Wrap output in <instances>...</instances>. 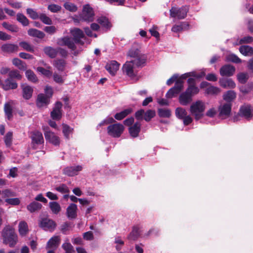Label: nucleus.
<instances>
[{"mask_svg": "<svg viewBox=\"0 0 253 253\" xmlns=\"http://www.w3.org/2000/svg\"><path fill=\"white\" fill-rule=\"evenodd\" d=\"M57 43L60 46H66L72 50H75L77 48L74 40L68 36H65L58 39Z\"/></svg>", "mask_w": 253, "mask_h": 253, "instance_id": "obj_12", "label": "nucleus"}, {"mask_svg": "<svg viewBox=\"0 0 253 253\" xmlns=\"http://www.w3.org/2000/svg\"><path fill=\"white\" fill-rule=\"evenodd\" d=\"M43 31L49 35H53L56 33L57 28L54 26H45Z\"/></svg>", "mask_w": 253, "mask_h": 253, "instance_id": "obj_64", "label": "nucleus"}, {"mask_svg": "<svg viewBox=\"0 0 253 253\" xmlns=\"http://www.w3.org/2000/svg\"><path fill=\"white\" fill-rule=\"evenodd\" d=\"M135 66L131 61H127L123 65V71L127 76L130 78H134L137 75V72L135 71Z\"/></svg>", "mask_w": 253, "mask_h": 253, "instance_id": "obj_15", "label": "nucleus"}, {"mask_svg": "<svg viewBox=\"0 0 253 253\" xmlns=\"http://www.w3.org/2000/svg\"><path fill=\"white\" fill-rule=\"evenodd\" d=\"M187 82L188 87L185 91L179 95L178 98L179 103L183 106L189 104L193 100V97L199 92V89L196 86V81L195 79L189 78Z\"/></svg>", "mask_w": 253, "mask_h": 253, "instance_id": "obj_1", "label": "nucleus"}, {"mask_svg": "<svg viewBox=\"0 0 253 253\" xmlns=\"http://www.w3.org/2000/svg\"><path fill=\"white\" fill-rule=\"evenodd\" d=\"M19 45L27 51L32 52L34 51L33 46L26 42H20L19 43Z\"/></svg>", "mask_w": 253, "mask_h": 253, "instance_id": "obj_59", "label": "nucleus"}, {"mask_svg": "<svg viewBox=\"0 0 253 253\" xmlns=\"http://www.w3.org/2000/svg\"><path fill=\"white\" fill-rule=\"evenodd\" d=\"M140 235L139 228L137 226H133L131 232L128 235V240L135 241L137 239Z\"/></svg>", "mask_w": 253, "mask_h": 253, "instance_id": "obj_39", "label": "nucleus"}, {"mask_svg": "<svg viewBox=\"0 0 253 253\" xmlns=\"http://www.w3.org/2000/svg\"><path fill=\"white\" fill-rule=\"evenodd\" d=\"M8 78L12 80L20 81L22 78V76L20 72L16 70H12L9 72L8 75Z\"/></svg>", "mask_w": 253, "mask_h": 253, "instance_id": "obj_36", "label": "nucleus"}, {"mask_svg": "<svg viewBox=\"0 0 253 253\" xmlns=\"http://www.w3.org/2000/svg\"><path fill=\"white\" fill-rule=\"evenodd\" d=\"M205 109V104L201 100L193 103L190 107V113L194 116L196 120H199L204 116Z\"/></svg>", "mask_w": 253, "mask_h": 253, "instance_id": "obj_3", "label": "nucleus"}, {"mask_svg": "<svg viewBox=\"0 0 253 253\" xmlns=\"http://www.w3.org/2000/svg\"><path fill=\"white\" fill-rule=\"evenodd\" d=\"M232 104L231 103L221 104L218 108L219 117L221 119H225L229 117L231 112Z\"/></svg>", "mask_w": 253, "mask_h": 253, "instance_id": "obj_11", "label": "nucleus"}, {"mask_svg": "<svg viewBox=\"0 0 253 253\" xmlns=\"http://www.w3.org/2000/svg\"><path fill=\"white\" fill-rule=\"evenodd\" d=\"M4 111L7 119L9 121L11 120L13 118V110L12 107L9 103H6L5 104L4 106Z\"/></svg>", "mask_w": 253, "mask_h": 253, "instance_id": "obj_41", "label": "nucleus"}, {"mask_svg": "<svg viewBox=\"0 0 253 253\" xmlns=\"http://www.w3.org/2000/svg\"><path fill=\"white\" fill-rule=\"evenodd\" d=\"M2 25L4 28L11 32H17L19 31V28L16 25L10 24L6 22H3Z\"/></svg>", "mask_w": 253, "mask_h": 253, "instance_id": "obj_49", "label": "nucleus"}, {"mask_svg": "<svg viewBox=\"0 0 253 253\" xmlns=\"http://www.w3.org/2000/svg\"><path fill=\"white\" fill-rule=\"evenodd\" d=\"M240 52L245 56L253 55V48L249 45H242L239 48Z\"/></svg>", "mask_w": 253, "mask_h": 253, "instance_id": "obj_37", "label": "nucleus"}, {"mask_svg": "<svg viewBox=\"0 0 253 253\" xmlns=\"http://www.w3.org/2000/svg\"><path fill=\"white\" fill-rule=\"evenodd\" d=\"M39 227L45 231L53 232L56 228L57 224L52 219L47 217H42L39 220Z\"/></svg>", "mask_w": 253, "mask_h": 253, "instance_id": "obj_7", "label": "nucleus"}, {"mask_svg": "<svg viewBox=\"0 0 253 253\" xmlns=\"http://www.w3.org/2000/svg\"><path fill=\"white\" fill-rule=\"evenodd\" d=\"M82 169V166L78 165L65 167L63 169L62 171L63 174L72 177L78 175Z\"/></svg>", "mask_w": 253, "mask_h": 253, "instance_id": "obj_13", "label": "nucleus"}, {"mask_svg": "<svg viewBox=\"0 0 253 253\" xmlns=\"http://www.w3.org/2000/svg\"><path fill=\"white\" fill-rule=\"evenodd\" d=\"M45 139L54 145L58 146L60 144L59 138L51 131H45L44 133Z\"/></svg>", "mask_w": 253, "mask_h": 253, "instance_id": "obj_22", "label": "nucleus"}, {"mask_svg": "<svg viewBox=\"0 0 253 253\" xmlns=\"http://www.w3.org/2000/svg\"><path fill=\"white\" fill-rule=\"evenodd\" d=\"M12 132L9 131L4 137V142L7 147H10L12 144Z\"/></svg>", "mask_w": 253, "mask_h": 253, "instance_id": "obj_63", "label": "nucleus"}, {"mask_svg": "<svg viewBox=\"0 0 253 253\" xmlns=\"http://www.w3.org/2000/svg\"><path fill=\"white\" fill-rule=\"evenodd\" d=\"M1 235L3 242L11 248L14 247L18 242V236L14 229L10 227H5L2 230Z\"/></svg>", "mask_w": 253, "mask_h": 253, "instance_id": "obj_2", "label": "nucleus"}, {"mask_svg": "<svg viewBox=\"0 0 253 253\" xmlns=\"http://www.w3.org/2000/svg\"><path fill=\"white\" fill-rule=\"evenodd\" d=\"M187 115L186 110L181 107H178L175 110V116L177 118L182 120Z\"/></svg>", "mask_w": 253, "mask_h": 253, "instance_id": "obj_48", "label": "nucleus"}, {"mask_svg": "<svg viewBox=\"0 0 253 253\" xmlns=\"http://www.w3.org/2000/svg\"><path fill=\"white\" fill-rule=\"evenodd\" d=\"M60 243V238L59 236H54L52 237L47 243L46 248H57Z\"/></svg>", "mask_w": 253, "mask_h": 253, "instance_id": "obj_32", "label": "nucleus"}, {"mask_svg": "<svg viewBox=\"0 0 253 253\" xmlns=\"http://www.w3.org/2000/svg\"><path fill=\"white\" fill-rule=\"evenodd\" d=\"M238 116L250 120L253 117L252 107L249 104H244L240 108Z\"/></svg>", "mask_w": 253, "mask_h": 253, "instance_id": "obj_10", "label": "nucleus"}, {"mask_svg": "<svg viewBox=\"0 0 253 253\" xmlns=\"http://www.w3.org/2000/svg\"><path fill=\"white\" fill-rule=\"evenodd\" d=\"M236 97V93L233 90H228L223 95V99L226 103H231Z\"/></svg>", "mask_w": 253, "mask_h": 253, "instance_id": "obj_38", "label": "nucleus"}, {"mask_svg": "<svg viewBox=\"0 0 253 253\" xmlns=\"http://www.w3.org/2000/svg\"><path fill=\"white\" fill-rule=\"evenodd\" d=\"M73 129L71 128L69 126L66 124H63V129L62 132L64 136L67 139H69L70 134L73 132Z\"/></svg>", "mask_w": 253, "mask_h": 253, "instance_id": "obj_52", "label": "nucleus"}, {"mask_svg": "<svg viewBox=\"0 0 253 253\" xmlns=\"http://www.w3.org/2000/svg\"><path fill=\"white\" fill-rule=\"evenodd\" d=\"M221 92V89L216 86H212L207 83V94L211 95H217Z\"/></svg>", "mask_w": 253, "mask_h": 253, "instance_id": "obj_34", "label": "nucleus"}, {"mask_svg": "<svg viewBox=\"0 0 253 253\" xmlns=\"http://www.w3.org/2000/svg\"><path fill=\"white\" fill-rule=\"evenodd\" d=\"M183 88V81L181 79H178L174 86L170 88L166 93V97L168 98H172L179 94Z\"/></svg>", "mask_w": 253, "mask_h": 253, "instance_id": "obj_9", "label": "nucleus"}, {"mask_svg": "<svg viewBox=\"0 0 253 253\" xmlns=\"http://www.w3.org/2000/svg\"><path fill=\"white\" fill-rule=\"evenodd\" d=\"M94 11L89 4L83 6L82 13L80 14V19L83 21L91 22L94 19Z\"/></svg>", "mask_w": 253, "mask_h": 253, "instance_id": "obj_4", "label": "nucleus"}, {"mask_svg": "<svg viewBox=\"0 0 253 253\" xmlns=\"http://www.w3.org/2000/svg\"><path fill=\"white\" fill-rule=\"evenodd\" d=\"M156 116V112L155 110L149 109L145 112H144V115L143 116V119L147 122H150L152 118Z\"/></svg>", "mask_w": 253, "mask_h": 253, "instance_id": "obj_47", "label": "nucleus"}, {"mask_svg": "<svg viewBox=\"0 0 253 253\" xmlns=\"http://www.w3.org/2000/svg\"><path fill=\"white\" fill-rule=\"evenodd\" d=\"M62 103L60 101L55 103L52 111L50 112V117L54 120H60L62 117Z\"/></svg>", "mask_w": 253, "mask_h": 253, "instance_id": "obj_14", "label": "nucleus"}, {"mask_svg": "<svg viewBox=\"0 0 253 253\" xmlns=\"http://www.w3.org/2000/svg\"><path fill=\"white\" fill-rule=\"evenodd\" d=\"M66 253H75L74 247L70 243H64L62 246Z\"/></svg>", "mask_w": 253, "mask_h": 253, "instance_id": "obj_60", "label": "nucleus"}, {"mask_svg": "<svg viewBox=\"0 0 253 253\" xmlns=\"http://www.w3.org/2000/svg\"><path fill=\"white\" fill-rule=\"evenodd\" d=\"M77 206L75 204H71L67 208L66 214L67 217L70 219L76 218L77 214Z\"/></svg>", "mask_w": 253, "mask_h": 253, "instance_id": "obj_25", "label": "nucleus"}, {"mask_svg": "<svg viewBox=\"0 0 253 253\" xmlns=\"http://www.w3.org/2000/svg\"><path fill=\"white\" fill-rule=\"evenodd\" d=\"M28 34L30 36L38 38L40 39H43L45 37V34L43 32L34 28L29 29Z\"/></svg>", "mask_w": 253, "mask_h": 253, "instance_id": "obj_31", "label": "nucleus"}, {"mask_svg": "<svg viewBox=\"0 0 253 253\" xmlns=\"http://www.w3.org/2000/svg\"><path fill=\"white\" fill-rule=\"evenodd\" d=\"M188 11L189 7L187 5L182 6L179 8L172 7L169 11L170 16L179 19H184L186 17Z\"/></svg>", "mask_w": 253, "mask_h": 253, "instance_id": "obj_8", "label": "nucleus"}, {"mask_svg": "<svg viewBox=\"0 0 253 253\" xmlns=\"http://www.w3.org/2000/svg\"><path fill=\"white\" fill-rule=\"evenodd\" d=\"M141 123L136 122L132 126L129 127L128 130L130 136L132 138L138 137L141 130Z\"/></svg>", "mask_w": 253, "mask_h": 253, "instance_id": "obj_18", "label": "nucleus"}, {"mask_svg": "<svg viewBox=\"0 0 253 253\" xmlns=\"http://www.w3.org/2000/svg\"><path fill=\"white\" fill-rule=\"evenodd\" d=\"M44 52L51 58H54L58 54L57 48H54L51 46H46L43 49Z\"/></svg>", "mask_w": 253, "mask_h": 253, "instance_id": "obj_35", "label": "nucleus"}, {"mask_svg": "<svg viewBox=\"0 0 253 253\" xmlns=\"http://www.w3.org/2000/svg\"><path fill=\"white\" fill-rule=\"evenodd\" d=\"M55 189L61 193H69L70 190L67 186L65 184H62L60 186L56 187Z\"/></svg>", "mask_w": 253, "mask_h": 253, "instance_id": "obj_62", "label": "nucleus"}, {"mask_svg": "<svg viewBox=\"0 0 253 253\" xmlns=\"http://www.w3.org/2000/svg\"><path fill=\"white\" fill-rule=\"evenodd\" d=\"M141 54L138 49H131L129 50L128 53V56L132 58L133 59L139 57Z\"/></svg>", "mask_w": 253, "mask_h": 253, "instance_id": "obj_61", "label": "nucleus"}, {"mask_svg": "<svg viewBox=\"0 0 253 253\" xmlns=\"http://www.w3.org/2000/svg\"><path fill=\"white\" fill-rule=\"evenodd\" d=\"M72 223L70 222H65L61 226L60 230L64 234H66L67 232L70 230L72 228Z\"/></svg>", "mask_w": 253, "mask_h": 253, "instance_id": "obj_56", "label": "nucleus"}, {"mask_svg": "<svg viewBox=\"0 0 253 253\" xmlns=\"http://www.w3.org/2000/svg\"><path fill=\"white\" fill-rule=\"evenodd\" d=\"M12 63L19 70L24 71L27 69L26 63L18 58H14L12 60Z\"/></svg>", "mask_w": 253, "mask_h": 253, "instance_id": "obj_42", "label": "nucleus"}, {"mask_svg": "<svg viewBox=\"0 0 253 253\" xmlns=\"http://www.w3.org/2000/svg\"><path fill=\"white\" fill-rule=\"evenodd\" d=\"M67 62L63 59H56L53 61V66L59 72H63L66 69Z\"/></svg>", "mask_w": 253, "mask_h": 253, "instance_id": "obj_24", "label": "nucleus"}, {"mask_svg": "<svg viewBox=\"0 0 253 253\" xmlns=\"http://www.w3.org/2000/svg\"><path fill=\"white\" fill-rule=\"evenodd\" d=\"M39 19L44 24L51 25L52 24L51 19L44 13L40 14Z\"/></svg>", "mask_w": 253, "mask_h": 253, "instance_id": "obj_51", "label": "nucleus"}, {"mask_svg": "<svg viewBox=\"0 0 253 253\" xmlns=\"http://www.w3.org/2000/svg\"><path fill=\"white\" fill-rule=\"evenodd\" d=\"M124 129V126L120 123L110 125L107 128L108 135L114 138L120 137L123 133Z\"/></svg>", "mask_w": 253, "mask_h": 253, "instance_id": "obj_6", "label": "nucleus"}, {"mask_svg": "<svg viewBox=\"0 0 253 253\" xmlns=\"http://www.w3.org/2000/svg\"><path fill=\"white\" fill-rule=\"evenodd\" d=\"M50 102V99L44 95V93L39 94L36 100V104L38 108L47 107Z\"/></svg>", "mask_w": 253, "mask_h": 253, "instance_id": "obj_17", "label": "nucleus"}, {"mask_svg": "<svg viewBox=\"0 0 253 253\" xmlns=\"http://www.w3.org/2000/svg\"><path fill=\"white\" fill-rule=\"evenodd\" d=\"M27 14L33 20L39 19V15L33 9L28 8L26 9Z\"/></svg>", "mask_w": 253, "mask_h": 253, "instance_id": "obj_57", "label": "nucleus"}, {"mask_svg": "<svg viewBox=\"0 0 253 253\" xmlns=\"http://www.w3.org/2000/svg\"><path fill=\"white\" fill-rule=\"evenodd\" d=\"M18 87V84L15 80L6 78L2 84V88L5 91L15 89Z\"/></svg>", "mask_w": 253, "mask_h": 253, "instance_id": "obj_20", "label": "nucleus"}, {"mask_svg": "<svg viewBox=\"0 0 253 253\" xmlns=\"http://www.w3.org/2000/svg\"><path fill=\"white\" fill-rule=\"evenodd\" d=\"M97 22L102 26L106 28H110L111 27L108 19L105 16H101L97 19Z\"/></svg>", "mask_w": 253, "mask_h": 253, "instance_id": "obj_44", "label": "nucleus"}, {"mask_svg": "<svg viewBox=\"0 0 253 253\" xmlns=\"http://www.w3.org/2000/svg\"><path fill=\"white\" fill-rule=\"evenodd\" d=\"M22 96L26 100H29L33 95V88L29 85H22Z\"/></svg>", "mask_w": 253, "mask_h": 253, "instance_id": "obj_23", "label": "nucleus"}, {"mask_svg": "<svg viewBox=\"0 0 253 253\" xmlns=\"http://www.w3.org/2000/svg\"><path fill=\"white\" fill-rule=\"evenodd\" d=\"M16 19L23 26H27L29 24V20L22 13H18L16 16Z\"/></svg>", "mask_w": 253, "mask_h": 253, "instance_id": "obj_46", "label": "nucleus"}, {"mask_svg": "<svg viewBox=\"0 0 253 253\" xmlns=\"http://www.w3.org/2000/svg\"><path fill=\"white\" fill-rule=\"evenodd\" d=\"M189 26V25L188 22H182L179 24L173 25L171 28V31L174 33H178L183 30H187Z\"/></svg>", "mask_w": 253, "mask_h": 253, "instance_id": "obj_29", "label": "nucleus"}, {"mask_svg": "<svg viewBox=\"0 0 253 253\" xmlns=\"http://www.w3.org/2000/svg\"><path fill=\"white\" fill-rule=\"evenodd\" d=\"M237 77L238 81L241 84L246 83L249 79V75L247 73H240L238 74Z\"/></svg>", "mask_w": 253, "mask_h": 253, "instance_id": "obj_54", "label": "nucleus"}, {"mask_svg": "<svg viewBox=\"0 0 253 253\" xmlns=\"http://www.w3.org/2000/svg\"><path fill=\"white\" fill-rule=\"evenodd\" d=\"M235 72V67L230 65H225L220 69V74L222 76L230 77L234 75Z\"/></svg>", "mask_w": 253, "mask_h": 253, "instance_id": "obj_19", "label": "nucleus"}, {"mask_svg": "<svg viewBox=\"0 0 253 253\" xmlns=\"http://www.w3.org/2000/svg\"><path fill=\"white\" fill-rule=\"evenodd\" d=\"M63 6L67 10L72 12H75L78 10L77 5L70 2H65Z\"/></svg>", "mask_w": 253, "mask_h": 253, "instance_id": "obj_53", "label": "nucleus"}, {"mask_svg": "<svg viewBox=\"0 0 253 253\" xmlns=\"http://www.w3.org/2000/svg\"><path fill=\"white\" fill-rule=\"evenodd\" d=\"M71 33L73 37V39L76 43L81 45L84 44V42L81 39L84 38L85 36L82 30L79 28H75L71 31Z\"/></svg>", "mask_w": 253, "mask_h": 253, "instance_id": "obj_16", "label": "nucleus"}, {"mask_svg": "<svg viewBox=\"0 0 253 253\" xmlns=\"http://www.w3.org/2000/svg\"><path fill=\"white\" fill-rule=\"evenodd\" d=\"M42 207V206L41 203L33 201L27 206V209L30 212L33 213L40 211Z\"/></svg>", "mask_w": 253, "mask_h": 253, "instance_id": "obj_33", "label": "nucleus"}, {"mask_svg": "<svg viewBox=\"0 0 253 253\" xmlns=\"http://www.w3.org/2000/svg\"><path fill=\"white\" fill-rule=\"evenodd\" d=\"M49 207L52 212L55 214H58L61 210L60 205L57 202H49Z\"/></svg>", "mask_w": 253, "mask_h": 253, "instance_id": "obj_40", "label": "nucleus"}, {"mask_svg": "<svg viewBox=\"0 0 253 253\" xmlns=\"http://www.w3.org/2000/svg\"><path fill=\"white\" fill-rule=\"evenodd\" d=\"M120 65V64L118 62L112 60L106 64L105 68L112 76H114L119 70Z\"/></svg>", "mask_w": 253, "mask_h": 253, "instance_id": "obj_21", "label": "nucleus"}, {"mask_svg": "<svg viewBox=\"0 0 253 253\" xmlns=\"http://www.w3.org/2000/svg\"><path fill=\"white\" fill-rule=\"evenodd\" d=\"M190 76L193 77L194 78H193L195 79V81H196V79H198L201 78L202 77V75H200V74L198 75L195 72H190V73H187L183 74L181 76L180 79L182 81V79H185L187 78L190 77Z\"/></svg>", "mask_w": 253, "mask_h": 253, "instance_id": "obj_58", "label": "nucleus"}, {"mask_svg": "<svg viewBox=\"0 0 253 253\" xmlns=\"http://www.w3.org/2000/svg\"><path fill=\"white\" fill-rule=\"evenodd\" d=\"M158 114L161 118H169L171 115V112L170 109L166 108H160L158 110Z\"/></svg>", "mask_w": 253, "mask_h": 253, "instance_id": "obj_43", "label": "nucleus"}, {"mask_svg": "<svg viewBox=\"0 0 253 253\" xmlns=\"http://www.w3.org/2000/svg\"><path fill=\"white\" fill-rule=\"evenodd\" d=\"M25 75L29 81L33 83H36L38 81L37 77L32 70H27L25 72Z\"/></svg>", "mask_w": 253, "mask_h": 253, "instance_id": "obj_45", "label": "nucleus"}, {"mask_svg": "<svg viewBox=\"0 0 253 253\" xmlns=\"http://www.w3.org/2000/svg\"><path fill=\"white\" fill-rule=\"evenodd\" d=\"M136 67H142L145 66L146 61V56L141 54L139 57L130 61Z\"/></svg>", "mask_w": 253, "mask_h": 253, "instance_id": "obj_27", "label": "nucleus"}, {"mask_svg": "<svg viewBox=\"0 0 253 253\" xmlns=\"http://www.w3.org/2000/svg\"><path fill=\"white\" fill-rule=\"evenodd\" d=\"M30 138L31 139V147L33 149L36 150L40 145H43L44 139L42 134L38 130H34L30 132Z\"/></svg>", "mask_w": 253, "mask_h": 253, "instance_id": "obj_5", "label": "nucleus"}, {"mask_svg": "<svg viewBox=\"0 0 253 253\" xmlns=\"http://www.w3.org/2000/svg\"><path fill=\"white\" fill-rule=\"evenodd\" d=\"M1 49L4 52L12 53L18 50V46L14 44L5 43L1 45Z\"/></svg>", "mask_w": 253, "mask_h": 253, "instance_id": "obj_30", "label": "nucleus"}, {"mask_svg": "<svg viewBox=\"0 0 253 253\" xmlns=\"http://www.w3.org/2000/svg\"><path fill=\"white\" fill-rule=\"evenodd\" d=\"M52 77L53 81L57 84H63L65 79L61 75L58 74V73L55 72L52 74Z\"/></svg>", "mask_w": 253, "mask_h": 253, "instance_id": "obj_55", "label": "nucleus"}, {"mask_svg": "<svg viewBox=\"0 0 253 253\" xmlns=\"http://www.w3.org/2000/svg\"><path fill=\"white\" fill-rule=\"evenodd\" d=\"M219 83L220 86L224 88H234L236 86L235 82L231 79H220Z\"/></svg>", "mask_w": 253, "mask_h": 253, "instance_id": "obj_26", "label": "nucleus"}, {"mask_svg": "<svg viewBox=\"0 0 253 253\" xmlns=\"http://www.w3.org/2000/svg\"><path fill=\"white\" fill-rule=\"evenodd\" d=\"M133 112V109L131 108H128L120 112L116 113L114 115V118L118 121H121L125 118L128 115L130 114Z\"/></svg>", "mask_w": 253, "mask_h": 253, "instance_id": "obj_28", "label": "nucleus"}, {"mask_svg": "<svg viewBox=\"0 0 253 253\" xmlns=\"http://www.w3.org/2000/svg\"><path fill=\"white\" fill-rule=\"evenodd\" d=\"M28 231L27 223L25 221H21L19 224V232L20 235H25Z\"/></svg>", "mask_w": 253, "mask_h": 253, "instance_id": "obj_50", "label": "nucleus"}]
</instances>
